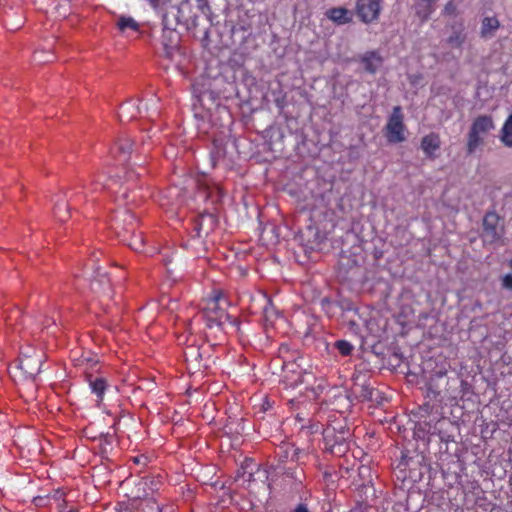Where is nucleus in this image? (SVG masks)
I'll return each instance as SVG.
<instances>
[{
    "label": "nucleus",
    "instance_id": "nucleus-14",
    "mask_svg": "<svg viewBox=\"0 0 512 512\" xmlns=\"http://www.w3.org/2000/svg\"><path fill=\"white\" fill-rule=\"evenodd\" d=\"M184 357L189 370L194 372L207 370L209 368V358L203 360V353L198 346L190 345L184 350Z\"/></svg>",
    "mask_w": 512,
    "mask_h": 512
},
{
    "label": "nucleus",
    "instance_id": "nucleus-9",
    "mask_svg": "<svg viewBox=\"0 0 512 512\" xmlns=\"http://www.w3.org/2000/svg\"><path fill=\"white\" fill-rule=\"evenodd\" d=\"M111 229L121 239L123 234H129L136 228V217L130 208H118L111 217Z\"/></svg>",
    "mask_w": 512,
    "mask_h": 512
},
{
    "label": "nucleus",
    "instance_id": "nucleus-44",
    "mask_svg": "<svg viewBox=\"0 0 512 512\" xmlns=\"http://www.w3.org/2000/svg\"><path fill=\"white\" fill-rule=\"evenodd\" d=\"M66 512H79V509L76 506H71Z\"/></svg>",
    "mask_w": 512,
    "mask_h": 512
},
{
    "label": "nucleus",
    "instance_id": "nucleus-39",
    "mask_svg": "<svg viewBox=\"0 0 512 512\" xmlns=\"http://www.w3.org/2000/svg\"><path fill=\"white\" fill-rule=\"evenodd\" d=\"M292 512H310V511L305 504L300 503L295 507V509Z\"/></svg>",
    "mask_w": 512,
    "mask_h": 512
},
{
    "label": "nucleus",
    "instance_id": "nucleus-3",
    "mask_svg": "<svg viewBox=\"0 0 512 512\" xmlns=\"http://www.w3.org/2000/svg\"><path fill=\"white\" fill-rule=\"evenodd\" d=\"M159 111L157 107V101L153 98L150 101H139L138 104L133 101H129L123 103L119 109V118L120 121H131L135 119L137 116L147 117L151 120H154L158 117Z\"/></svg>",
    "mask_w": 512,
    "mask_h": 512
},
{
    "label": "nucleus",
    "instance_id": "nucleus-15",
    "mask_svg": "<svg viewBox=\"0 0 512 512\" xmlns=\"http://www.w3.org/2000/svg\"><path fill=\"white\" fill-rule=\"evenodd\" d=\"M160 255L167 272L170 274L176 270H181L185 266L183 254L178 250L166 247L160 251Z\"/></svg>",
    "mask_w": 512,
    "mask_h": 512
},
{
    "label": "nucleus",
    "instance_id": "nucleus-42",
    "mask_svg": "<svg viewBox=\"0 0 512 512\" xmlns=\"http://www.w3.org/2000/svg\"><path fill=\"white\" fill-rule=\"evenodd\" d=\"M159 512H175L170 506H159Z\"/></svg>",
    "mask_w": 512,
    "mask_h": 512
},
{
    "label": "nucleus",
    "instance_id": "nucleus-24",
    "mask_svg": "<svg viewBox=\"0 0 512 512\" xmlns=\"http://www.w3.org/2000/svg\"><path fill=\"white\" fill-rule=\"evenodd\" d=\"M65 496V491L58 488L46 495H40L35 497L34 502L37 505H48L50 507H55L57 506V503L61 502V500L66 499Z\"/></svg>",
    "mask_w": 512,
    "mask_h": 512
},
{
    "label": "nucleus",
    "instance_id": "nucleus-10",
    "mask_svg": "<svg viewBox=\"0 0 512 512\" xmlns=\"http://www.w3.org/2000/svg\"><path fill=\"white\" fill-rule=\"evenodd\" d=\"M216 217L211 211L205 210L192 220L190 231L192 241L195 244H202V238L206 237L216 225Z\"/></svg>",
    "mask_w": 512,
    "mask_h": 512
},
{
    "label": "nucleus",
    "instance_id": "nucleus-27",
    "mask_svg": "<svg viewBox=\"0 0 512 512\" xmlns=\"http://www.w3.org/2000/svg\"><path fill=\"white\" fill-rule=\"evenodd\" d=\"M192 93L201 106H204V101L206 99L211 102H214L215 100L214 92L209 88H206L204 82H194L192 84Z\"/></svg>",
    "mask_w": 512,
    "mask_h": 512
},
{
    "label": "nucleus",
    "instance_id": "nucleus-19",
    "mask_svg": "<svg viewBox=\"0 0 512 512\" xmlns=\"http://www.w3.org/2000/svg\"><path fill=\"white\" fill-rule=\"evenodd\" d=\"M120 241L128 245L136 252L148 253L147 249L145 248V236L141 231L136 232L135 228L131 230L129 234H123V237L120 239Z\"/></svg>",
    "mask_w": 512,
    "mask_h": 512
},
{
    "label": "nucleus",
    "instance_id": "nucleus-18",
    "mask_svg": "<svg viewBox=\"0 0 512 512\" xmlns=\"http://www.w3.org/2000/svg\"><path fill=\"white\" fill-rule=\"evenodd\" d=\"M198 197L210 202L212 205H217L222 201L224 197V191L217 184H213L212 186L205 184L199 189Z\"/></svg>",
    "mask_w": 512,
    "mask_h": 512
},
{
    "label": "nucleus",
    "instance_id": "nucleus-20",
    "mask_svg": "<svg viewBox=\"0 0 512 512\" xmlns=\"http://www.w3.org/2000/svg\"><path fill=\"white\" fill-rule=\"evenodd\" d=\"M86 380L93 394L96 395L97 403L100 404L108 388L107 380L104 377L86 374Z\"/></svg>",
    "mask_w": 512,
    "mask_h": 512
},
{
    "label": "nucleus",
    "instance_id": "nucleus-40",
    "mask_svg": "<svg viewBox=\"0 0 512 512\" xmlns=\"http://www.w3.org/2000/svg\"><path fill=\"white\" fill-rule=\"evenodd\" d=\"M288 351H289V347L286 344H282L279 347V354L281 355V357H285V354L288 353Z\"/></svg>",
    "mask_w": 512,
    "mask_h": 512
},
{
    "label": "nucleus",
    "instance_id": "nucleus-2",
    "mask_svg": "<svg viewBox=\"0 0 512 512\" xmlns=\"http://www.w3.org/2000/svg\"><path fill=\"white\" fill-rule=\"evenodd\" d=\"M494 129L493 119L489 115L476 117L467 135V153L473 154L483 143L484 137Z\"/></svg>",
    "mask_w": 512,
    "mask_h": 512
},
{
    "label": "nucleus",
    "instance_id": "nucleus-4",
    "mask_svg": "<svg viewBox=\"0 0 512 512\" xmlns=\"http://www.w3.org/2000/svg\"><path fill=\"white\" fill-rule=\"evenodd\" d=\"M98 254L101 253L94 252L90 259V262H92L91 267L93 269V275L90 280V289L98 297L112 299L113 289L110 278L103 267L96 265V262L99 260Z\"/></svg>",
    "mask_w": 512,
    "mask_h": 512
},
{
    "label": "nucleus",
    "instance_id": "nucleus-43",
    "mask_svg": "<svg viewBox=\"0 0 512 512\" xmlns=\"http://www.w3.org/2000/svg\"><path fill=\"white\" fill-rule=\"evenodd\" d=\"M115 510L116 512H133L128 506H119Z\"/></svg>",
    "mask_w": 512,
    "mask_h": 512
},
{
    "label": "nucleus",
    "instance_id": "nucleus-13",
    "mask_svg": "<svg viewBox=\"0 0 512 512\" xmlns=\"http://www.w3.org/2000/svg\"><path fill=\"white\" fill-rule=\"evenodd\" d=\"M43 355L37 351L27 355L22 353L19 359V368L29 378H34L41 371Z\"/></svg>",
    "mask_w": 512,
    "mask_h": 512
},
{
    "label": "nucleus",
    "instance_id": "nucleus-28",
    "mask_svg": "<svg viewBox=\"0 0 512 512\" xmlns=\"http://www.w3.org/2000/svg\"><path fill=\"white\" fill-rule=\"evenodd\" d=\"M500 22L496 17H485L481 23L480 36L482 38H489L499 29Z\"/></svg>",
    "mask_w": 512,
    "mask_h": 512
},
{
    "label": "nucleus",
    "instance_id": "nucleus-32",
    "mask_svg": "<svg viewBox=\"0 0 512 512\" xmlns=\"http://www.w3.org/2000/svg\"><path fill=\"white\" fill-rule=\"evenodd\" d=\"M334 346L342 356H349L353 351V345L347 340H337Z\"/></svg>",
    "mask_w": 512,
    "mask_h": 512
},
{
    "label": "nucleus",
    "instance_id": "nucleus-23",
    "mask_svg": "<svg viewBox=\"0 0 512 512\" xmlns=\"http://www.w3.org/2000/svg\"><path fill=\"white\" fill-rule=\"evenodd\" d=\"M361 62L368 73L375 74L382 65L383 58L378 51H368L362 56Z\"/></svg>",
    "mask_w": 512,
    "mask_h": 512
},
{
    "label": "nucleus",
    "instance_id": "nucleus-21",
    "mask_svg": "<svg viewBox=\"0 0 512 512\" xmlns=\"http://www.w3.org/2000/svg\"><path fill=\"white\" fill-rule=\"evenodd\" d=\"M437 0H414L416 16L422 21H427L435 11Z\"/></svg>",
    "mask_w": 512,
    "mask_h": 512
},
{
    "label": "nucleus",
    "instance_id": "nucleus-46",
    "mask_svg": "<svg viewBox=\"0 0 512 512\" xmlns=\"http://www.w3.org/2000/svg\"><path fill=\"white\" fill-rule=\"evenodd\" d=\"M507 265L512 269V258L508 260Z\"/></svg>",
    "mask_w": 512,
    "mask_h": 512
},
{
    "label": "nucleus",
    "instance_id": "nucleus-12",
    "mask_svg": "<svg viewBox=\"0 0 512 512\" xmlns=\"http://www.w3.org/2000/svg\"><path fill=\"white\" fill-rule=\"evenodd\" d=\"M381 5L382 0H357L356 15L363 23L375 22L380 16Z\"/></svg>",
    "mask_w": 512,
    "mask_h": 512
},
{
    "label": "nucleus",
    "instance_id": "nucleus-1",
    "mask_svg": "<svg viewBox=\"0 0 512 512\" xmlns=\"http://www.w3.org/2000/svg\"><path fill=\"white\" fill-rule=\"evenodd\" d=\"M227 304L222 291L214 290L212 292V295L205 300L201 312V318L204 320L206 328L217 331L224 330L225 325L231 319L226 311Z\"/></svg>",
    "mask_w": 512,
    "mask_h": 512
},
{
    "label": "nucleus",
    "instance_id": "nucleus-29",
    "mask_svg": "<svg viewBox=\"0 0 512 512\" xmlns=\"http://www.w3.org/2000/svg\"><path fill=\"white\" fill-rule=\"evenodd\" d=\"M502 142L509 147H512V114L506 120L502 128Z\"/></svg>",
    "mask_w": 512,
    "mask_h": 512
},
{
    "label": "nucleus",
    "instance_id": "nucleus-16",
    "mask_svg": "<svg viewBox=\"0 0 512 512\" xmlns=\"http://www.w3.org/2000/svg\"><path fill=\"white\" fill-rule=\"evenodd\" d=\"M132 146L133 142L129 137L121 136L111 148L110 152L117 163L123 165L130 159Z\"/></svg>",
    "mask_w": 512,
    "mask_h": 512
},
{
    "label": "nucleus",
    "instance_id": "nucleus-45",
    "mask_svg": "<svg viewBox=\"0 0 512 512\" xmlns=\"http://www.w3.org/2000/svg\"><path fill=\"white\" fill-rule=\"evenodd\" d=\"M189 246H193V244L190 243V240L185 244V248L188 249Z\"/></svg>",
    "mask_w": 512,
    "mask_h": 512
},
{
    "label": "nucleus",
    "instance_id": "nucleus-6",
    "mask_svg": "<svg viewBox=\"0 0 512 512\" xmlns=\"http://www.w3.org/2000/svg\"><path fill=\"white\" fill-rule=\"evenodd\" d=\"M349 429L341 427L337 432L334 427L328 426L323 430L325 448L332 454L341 456L349 449Z\"/></svg>",
    "mask_w": 512,
    "mask_h": 512
},
{
    "label": "nucleus",
    "instance_id": "nucleus-8",
    "mask_svg": "<svg viewBox=\"0 0 512 512\" xmlns=\"http://www.w3.org/2000/svg\"><path fill=\"white\" fill-rule=\"evenodd\" d=\"M482 226L481 237L484 244H494L503 237L504 227L501 224L500 216L496 212H487L483 218Z\"/></svg>",
    "mask_w": 512,
    "mask_h": 512
},
{
    "label": "nucleus",
    "instance_id": "nucleus-34",
    "mask_svg": "<svg viewBox=\"0 0 512 512\" xmlns=\"http://www.w3.org/2000/svg\"><path fill=\"white\" fill-rule=\"evenodd\" d=\"M159 504L152 499H148L142 503L141 512H159Z\"/></svg>",
    "mask_w": 512,
    "mask_h": 512
},
{
    "label": "nucleus",
    "instance_id": "nucleus-33",
    "mask_svg": "<svg viewBox=\"0 0 512 512\" xmlns=\"http://www.w3.org/2000/svg\"><path fill=\"white\" fill-rule=\"evenodd\" d=\"M33 60L38 64H43L52 62L54 60V56L51 53L46 52L44 50H38L35 51L33 55Z\"/></svg>",
    "mask_w": 512,
    "mask_h": 512
},
{
    "label": "nucleus",
    "instance_id": "nucleus-35",
    "mask_svg": "<svg viewBox=\"0 0 512 512\" xmlns=\"http://www.w3.org/2000/svg\"><path fill=\"white\" fill-rule=\"evenodd\" d=\"M289 445L290 444H285V445L279 447L278 455H279V459L281 462H286L288 460L291 461V452L289 449Z\"/></svg>",
    "mask_w": 512,
    "mask_h": 512
},
{
    "label": "nucleus",
    "instance_id": "nucleus-7",
    "mask_svg": "<svg viewBox=\"0 0 512 512\" xmlns=\"http://www.w3.org/2000/svg\"><path fill=\"white\" fill-rule=\"evenodd\" d=\"M405 130L402 108L395 106L384 128V135L389 143H401L406 139Z\"/></svg>",
    "mask_w": 512,
    "mask_h": 512
},
{
    "label": "nucleus",
    "instance_id": "nucleus-41",
    "mask_svg": "<svg viewBox=\"0 0 512 512\" xmlns=\"http://www.w3.org/2000/svg\"><path fill=\"white\" fill-rule=\"evenodd\" d=\"M263 298H264V301H265V305L263 307V311L267 315L268 314V306L271 305V301H270V299L266 298V296H263Z\"/></svg>",
    "mask_w": 512,
    "mask_h": 512
},
{
    "label": "nucleus",
    "instance_id": "nucleus-22",
    "mask_svg": "<svg viewBox=\"0 0 512 512\" xmlns=\"http://www.w3.org/2000/svg\"><path fill=\"white\" fill-rule=\"evenodd\" d=\"M325 15L337 25L348 24L352 21V13L344 7L330 8L326 11Z\"/></svg>",
    "mask_w": 512,
    "mask_h": 512
},
{
    "label": "nucleus",
    "instance_id": "nucleus-25",
    "mask_svg": "<svg viewBox=\"0 0 512 512\" xmlns=\"http://www.w3.org/2000/svg\"><path fill=\"white\" fill-rule=\"evenodd\" d=\"M53 213L55 218L60 222H66L70 218V204L65 196H57Z\"/></svg>",
    "mask_w": 512,
    "mask_h": 512
},
{
    "label": "nucleus",
    "instance_id": "nucleus-30",
    "mask_svg": "<svg viewBox=\"0 0 512 512\" xmlns=\"http://www.w3.org/2000/svg\"><path fill=\"white\" fill-rule=\"evenodd\" d=\"M291 452V461L301 465L304 464V459L308 457V452L305 449H300L295 445H289Z\"/></svg>",
    "mask_w": 512,
    "mask_h": 512
},
{
    "label": "nucleus",
    "instance_id": "nucleus-11",
    "mask_svg": "<svg viewBox=\"0 0 512 512\" xmlns=\"http://www.w3.org/2000/svg\"><path fill=\"white\" fill-rule=\"evenodd\" d=\"M282 382L287 388H296L306 381V377L311 376L310 373L303 371L298 364L284 360Z\"/></svg>",
    "mask_w": 512,
    "mask_h": 512
},
{
    "label": "nucleus",
    "instance_id": "nucleus-26",
    "mask_svg": "<svg viewBox=\"0 0 512 512\" xmlns=\"http://www.w3.org/2000/svg\"><path fill=\"white\" fill-rule=\"evenodd\" d=\"M452 33L451 35L446 39V42L448 45H450L453 48H461L462 45L466 41V34L464 32V25L463 23H457L453 24L451 26Z\"/></svg>",
    "mask_w": 512,
    "mask_h": 512
},
{
    "label": "nucleus",
    "instance_id": "nucleus-48",
    "mask_svg": "<svg viewBox=\"0 0 512 512\" xmlns=\"http://www.w3.org/2000/svg\"><path fill=\"white\" fill-rule=\"evenodd\" d=\"M423 408L428 412L429 406L427 404H424Z\"/></svg>",
    "mask_w": 512,
    "mask_h": 512
},
{
    "label": "nucleus",
    "instance_id": "nucleus-17",
    "mask_svg": "<svg viewBox=\"0 0 512 512\" xmlns=\"http://www.w3.org/2000/svg\"><path fill=\"white\" fill-rule=\"evenodd\" d=\"M420 147L427 158L435 159L436 152L441 147V139H440L439 134H437L435 132H431V133L425 135L421 139Z\"/></svg>",
    "mask_w": 512,
    "mask_h": 512
},
{
    "label": "nucleus",
    "instance_id": "nucleus-5",
    "mask_svg": "<svg viewBox=\"0 0 512 512\" xmlns=\"http://www.w3.org/2000/svg\"><path fill=\"white\" fill-rule=\"evenodd\" d=\"M139 175V173L132 170H126L123 177L115 175L111 177L103 187L115 195L117 202L128 204V193L132 188L130 184L133 183Z\"/></svg>",
    "mask_w": 512,
    "mask_h": 512
},
{
    "label": "nucleus",
    "instance_id": "nucleus-38",
    "mask_svg": "<svg viewBox=\"0 0 512 512\" xmlns=\"http://www.w3.org/2000/svg\"><path fill=\"white\" fill-rule=\"evenodd\" d=\"M71 506L72 505H69L68 501L66 499H64V500H61V502L57 503V506H55L54 508L58 512H66L67 510H69V508Z\"/></svg>",
    "mask_w": 512,
    "mask_h": 512
},
{
    "label": "nucleus",
    "instance_id": "nucleus-47",
    "mask_svg": "<svg viewBox=\"0 0 512 512\" xmlns=\"http://www.w3.org/2000/svg\"><path fill=\"white\" fill-rule=\"evenodd\" d=\"M134 462L135 463H139L140 462L139 458L138 457H134Z\"/></svg>",
    "mask_w": 512,
    "mask_h": 512
},
{
    "label": "nucleus",
    "instance_id": "nucleus-36",
    "mask_svg": "<svg viewBox=\"0 0 512 512\" xmlns=\"http://www.w3.org/2000/svg\"><path fill=\"white\" fill-rule=\"evenodd\" d=\"M501 287L505 290L512 291V274L507 273L501 277Z\"/></svg>",
    "mask_w": 512,
    "mask_h": 512
},
{
    "label": "nucleus",
    "instance_id": "nucleus-31",
    "mask_svg": "<svg viewBox=\"0 0 512 512\" xmlns=\"http://www.w3.org/2000/svg\"><path fill=\"white\" fill-rule=\"evenodd\" d=\"M117 26L120 31H125L127 29L137 31L139 29L138 23L131 17H121L118 20Z\"/></svg>",
    "mask_w": 512,
    "mask_h": 512
},
{
    "label": "nucleus",
    "instance_id": "nucleus-37",
    "mask_svg": "<svg viewBox=\"0 0 512 512\" xmlns=\"http://www.w3.org/2000/svg\"><path fill=\"white\" fill-rule=\"evenodd\" d=\"M443 13L446 15H453L456 13V5L454 4L453 1H449L448 3L445 4Z\"/></svg>",
    "mask_w": 512,
    "mask_h": 512
}]
</instances>
